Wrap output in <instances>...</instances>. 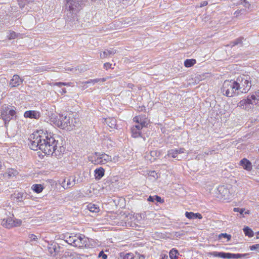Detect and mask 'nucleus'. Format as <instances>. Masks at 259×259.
Segmentation results:
<instances>
[{
  "label": "nucleus",
  "instance_id": "nucleus-1",
  "mask_svg": "<svg viewBox=\"0 0 259 259\" xmlns=\"http://www.w3.org/2000/svg\"><path fill=\"white\" fill-rule=\"evenodd\" d=\"M30 148L33 150L38 149L48 155L59 154L58 150V141L51 133L40 130L34 132L29 138Z\"/></svg>",
  "mask_w": 259,
  "mask_h": 259
},
{
  "label": "nucleus",
  "instance_id": "nucleus-2",
  "mask_svg": "<svg viewBox=\"0 0 259 259\" xmlns=\"http://www.w3.org/2000/svg\"><path fill=\"white\" fill-rule=\"evenodd\" d=\"M87 0H66V9L67 10L66 21L70 26H73L78 21L76 15Z\"/></svg>",
  "mask_w": 259,
  "mask_h": 259
},
{
  "label": "nucleus",
  "instance_id": "nucleus-3",
  "mask_svg": "<svg viewBox=\"0 0 259 259\" xmlns=\"http://www.w3.org/2000/svg\"><path fill=\"white\" fill-rule=\"evenodd\" d=\"M234 81L239 94L246 93L250 90L251 85L255 83V79L249 74H241Z\"/></svg>",
  "mask_w": 259,
  "mask_h": 259
},
{
  "label": "nucleus",
  "instance_id": "nucleus-4",
  "mask_svg": "<svg viewBox=\"0 0 259 259\" xmlns=\"http://www.w3.org/2000/svg\"><path fill=\"white\" fill-rule=\"evenodd\" d=\"M259 106V90L248 96L246 99L241 100L239 102V106L245 109H249L251 106Z\"/></svg>",
  "mask_w": 259,
  "mask_h": 259
},
{
  "label": "nucleus",
  "instance_id": "nucleus-5",
  "mask_svg": "<svg viewBox=\"0 0 259 259\" xmlns=\"http://www.w3.org/2000/svg\"><path fill=\"white\" fill-rule=\"evenodd\" d=\"M237 89L234 81L225 80L221 88V92L224 95L231 97L240 94Z\"/></svg>",
  "mask_w": 259,
  "mask_h": 259
},
{
  "label": "nucleus",
  "instance_id": "nucleus-6",
  "mask_svg": "<svg viewBox=\"0 0 259 259\" xmlns=\"http://www.w3.org/2000/svg\"><path fill=\"white\" fill-rule=\"evenodd\" d=\"M10 105H4L1 109V116L7 126L8 122L15 116L16 111Z\"/></svg>",
  "mask_w": 259,
  "mask_h": 259
},
{
  "label": "nucleus",
  "instance_id": "nucleus-7",
  "mask_svg": "<svg viewBox=\"0 0 259 259\" xmlns=\"http://www.w3.org/2000/svg\"><path fill=\"white\" fill-rule=\"evenodd\" d=\"M209 254L214 257H219L221 258H234L237 259L241 257H246L249 255V253H232L230 252L213 251L209 253Z\"/></svg>",
  "mask_w": 259,
  "mask_h": 259
},
{
  "label": "nucleus",
  "instance_id": "nucleus-8",
  "mask_svg": "<svg viewBox=\"0 0 259 259\" xmlns=\"http://www.w3.org/2000/svg\"><path fill=\"white\" fill-rule=\"evenodd\" d=\"M74 238L76 239L75 247H83L88 244V239L83 235L79 234L77 236L76 235Z\"/></svg>",
  "mask_w": 259,
  "mask_h": 259
},
{
  "label": "nucleus",
  "instance_id": "nucleus-9",
  "mask_svg": "<svg viewBox=\"0 0 259 259\" xmlns=\"http://www.w3.org/2000/svg\"><path fill=\"white\" fill-rule=\"evenodd\" d=\"M61 119L62 125H60V128H65L68 127H71L73 124V119H71L69 116H67L65 114H61Z\"/></svg>",
  "mask_w": 259,
  "mask_h": 259
},
{
  "label": "nucleus",
  "instance_id": "nucleus-10",
  "mask_svg": "<svg viewBox=\"0 0 259 259\" xmlns=\"http://www.w3.org/2000/svg\"><path fill=\"white\" fill-rule=\"evenodd\" d=\"M133 120L137 123V125H139L142 128L147 127L149 123L148 119L144 118L143 116L141 115L135 116L133 118Z\"/></svg>",
  "mask_w": 259,
  "mask_h": 259
},
{
  "label": "nucleus",
  "instance_id": "nucleus-11",
  "mask_svg": "<svg viewBox=\"0 0 259 259\" xmlns=\"http://www.w3.org/2000/svg\"><path fill=\"white\" fill-rule=\"evenodd\" d=\"M218 191L220 197L224 199H227L230 195V192L225 186H220L218 188Z\"/></svg>",
  "mask_w": 259,
  "mask_h": 259
},
{
  "label": "nucleus",
  "instance_id": "nucleus-12",
  "mask_svg": "<svg viewBox=\"0 0 259 259\" xmlns=\"http://www.w3.org/2000/svg\"><path fill=\"white\" fill-rule=\"evenodd\" d=\"M96 156H99V160L101 161L100 164H104L107 162L112 161V157L105 153H100L98 152H95Z\"/></svg>",
  "mask_w": 259,
  "mask_h": 259
},
{
  "label": "nucleus",
  "instance_id": "nucleus-13",
  "mask_svg": "<svg viewBox=\"0 0 259 259\" xmlns=\"http://www.w3.org/2000/svg\"><path fill=\"white\" fill-rule=\"evenodd\" d=\"M23 81V79L20 78L19 75H14L10 80L9 84L12 88L17 87L22 83Z\"/></svg>",
  "mask_w": 259,
  "mask_h": 259
},
{
  "label": "nucleus",
  "instance_id": "nucleus-14",
  "mask_svg": "<svg viewBox=\"0 0 259 259\" xmlns=\"http://www.w3.org/2000/svg\"><path fill=\"white\" fill-rule=\"evenodd\" d=\"M24 116L26 118L38 119L40 117V114L39 112L37 111L28 110L24 113Z\"/></svg>",
  "mask_w": 259,
  "mask_h": 259
},
{
  "label": "nucleus",
  "instance_id": "nucleus-15",
  "mask_svg": "<svg viewBox=\"0 0 259 259\" xmlns=\"http://www.w3.org/2000/svg\"><path fill=\"white\" fill-rule=\"evenodd\" d=\"M239 165L247 171H251L252 168L251 162L247 159L244 158L240 161Z\"/></svg>",
  "mask_w": 259,
  "mask_h": 259
},
{
  "label": "nucleus",
  "instance_id": "nucleus-16",
  "mask_svg": "<svg viewBox=\"0 0 259 259\" xmlns=\"http://www.w3.org/2000/svg\"><path fill=\"white\" fill-rule=\"evenodd\" d=\"M142 128L139 125H135L131 128L132 136L134 138H138L141 136V130Z\"/></svg>",
  "mask_w": 259,
  "mask_h": 259
},
{
  "label": "nucleus",
  "instance_id": "nucleus-17",
  "mask_svg": "<svg viewBox=\"0 0 259 259\" xmlns=\"http://www.w3.org/2000/svg\"><path fill=\"white\" fill-rule=\"evenodd\" d=\"M60 247L57 243H52L50 244L48 247V250L50 254H53L54 253L53 255H55L57 253L60 251Z\"/></svg>",
  "mask_w": 259,
  "mask_h": 259
},
{
  "label": "nucleus",
  "instance_id": "nucleus-18",
  "mask_svg": "<svg viewBox=\"0 0 259 259\" xmlns=\"http://www.w3.org/2000/svg\"><path fill=\"white\" fill-rule=\"evenodd\" d=\"M13 222L14 219L11 217H9L3 220L1 222V224L5 228L10 229L13 228Z\"/></svg>",
  "mask_w": 259,
  "mask_h": 259
},
{
  "label": "nucleus",
  "instance_id": "nucleus-19",
  "mask_svg": "<svg viewBox=\"0 0 259 259\" xmlns=\"http://www.w3.org/2000/svg\"><path fill=\"white\" fill-rule=\"evenodd\" d=\"M61 114H59V116L56 114H52L50 116L51 121L59 127H60V125H62V123H61Z\"/></svg>",
  "mask_w": 259,
  "mask_h": 259
},
{
  "label": "nucleus",
  "instance_id": "nucleus-20",
  "mask_svg": "<svg viewBox=\"0 0 259 259\" xmlns=\"http://www.w3.org/2000/svg\"><path fill=\"white\" fill-rule=\"evenodd\" d=\"M116 52V50L113 49H106L102 53H101L100 57L102 59L108 57L111 55L115 54Z\"/></svg>",
  "mask_w": 259,
  "mask_h": 259
},
{
  "label": "nucleus",
  "instance_id": "nucleus-21",
  "mask_svg": "<svg viewBox=\"0 0 259 259\" xmlns=\"http://www.w3.org/2000/svg\"><path fill=\"white\" fill-rule=\"evenodd\" d=\"M104 122L111 128H117L116 120L114 118H107L105 119Z\"/></svg>",
  "mask_w": 259,
  "mask_h": 259
},
{
  "label": "nucleus",
  "instance_id": "nucleus-22",
  "mask_svg": "<svg viewBox=\"0 0 259 259\" xmlns=\"http://www.w3.org/2000/svg\"><path fill=\"white\" fill-rule=\"evenodd\" d=\"M105 170L103 167H100L95 170V177L96 180H100L104 175Z\"/></svg>",
  "mask_w": 259,
  "mask_h": 259
},
{
  "label": "nucleus",
  "instance_id": "nucleus-23",
  "mask_svg": "<svg viewBox=\"0 0 259 259\" xmlns=\"http://www.w3.org/2000/svg\"><path fill=\"white\" fill-rule=\"evenodd\" d=\"M14 198L16 199L17 202H23L26 198V194L24 193H14L13 195Z\"/></svg>",
  "mask_w": 259,
  "mask_h": 259
},
{
  "label": "nucleus",
  "instance_id": "nucleus-24",
  "mask_svg": "<svg viewBox=\"0 0 259 259\" xmlns=\"http://www.w3.org/2000/svg\"><path fill=\"white\" fill-rule=\"evenodd\" d=\"M172 157L174 158H176L178 160H180L181 158L178 156V154L177 152V150L176 149H171L168 151L167 155L165 156V157Z\"/></svg>",
  "mask_w": 259,
  "mask_h": 259
},
{
  "label": "nucleus",
  "instance_id": "nucleus-25",
  "mask_svg": "<svg viewBox=\"0 0 259 259\" xmlns=\"http://www.w3.org/2000/svg\"><path fill=\"white\" fill-rule=\"evenodd\" d=\"M87 207H88V209L91 212H92L97 213V212H99V211L100 210L99 207L97 205L92 204V203H90L89 204H88Z\"/></svg>",
  "mask_w": 259,
  "mask_h": 259
},
{
  "label": "nucleus",
  "instance_id": "nucleus-26",
  "mask_svg": "<svg viewBox=\"0 0 259 259\" xmlns=\"http://www.w3.org/2000/svg\"><path fill=\"white\" fill-rule=\"evenodd\" d=\"M44 188L43 186L41 184H33L31 187L32 190L36 193L42 192Z\"/></svg>",
  "mask_w": 259,
  "mask_h": 259
},
{
  "label": "nucleus",
  "instance_id": "nucleus-27",
  "mask_svg": "<svg viewBox=\"0 0 259 259\" xmlns=\"http://www.w3.org/2000/svg\"><path fill=\"white\" fill-rule=\"evenodd\" d=\"M89 160L94 164H100L101 161L99 160V156H96L95 153L94 155L89 157Z\"/></svg>",
  "mask_w": 259,
  "mask_h": 259
},
{
  "label": "nucleus",
  "instance_id": "nucleus-28",
  "mask_svg": "<svg viewBox=\"0 0 259 259\" xmlns=\"http://www.w3.org/2000/svg\"><path fill=\"white\" fill-rule=\"evenodd\" d=\"M148 201L150 202H154L156 201L157 202L159 203H163L164 202V200L161 199V198L160 196H158L157 195H155L153 196H150L148 198Z\"/></svg>",
  "mask_w": 259,
  "mask_h": 259
},
{
  "label": "nucleus",
  "instance_id": "nucleus-29",
  "mask_svg": "<svg viewBox=\"0 0 259 259\" xmlns=\"http://www.w3.org/2000/svg\"><path fill=\"white\" fill-rule=\"evenodd\" d=\"M196 63L195 59H186L184 62V65L186 67H190L193 66Z\"/></svg>",
  "mask_w": 259,
  "mask_h": 259
},
{
  "label": "nucleus",
  "instance_id": "nucleus-30",
  "mask_svg": "<svg viewBox=\"0 0 259 259\" xmlns=\"http://www.w3.org/2000/svg\"><path fill=\"white\" fill-rule=\"evenodd\" d=\"M179 254V253L176 249L172 248L169 252V257L170 259H178Z\"/></svg>",
  "mask_w": 259,
  "mask_h": 259
},
{
  "label": "nucleus",
  "instance_id": "nucleus-31",
  "mask_svg": "<svg viewBox=\"0 0 259 259\" xmlns=\"http://www.w3.org/2000/svg\"><path fill=\"white\" fill-rule=\"evenodd\" d=\"M243 232L246 236H247L249 237H251L253 236V232L252 230L249 228L248 227H245L243 229Z\"/></svg>",
  "mask_w": 259,
  "mask_h": 259
},
{
  "label": "nucleus",
  "instance_id": "nucleus-32",
  "mask_svg": "<svg viewBox=\"0 0 259 259\" xmlns=\"http://www.w3.org/2000/svg\"><path fill=\"white\" fill-rule=\"evenodd\" d=\"M243 39V37H239L234 40L231 41L230 42V46L231 47H233L236 45H237L238 44H241L242 42V40Z\"/></svg>",
  "mask_w": 259,
  "mask_h": 259
},
{
  "label": "nucleus",
  "instance_id": "nucleus-33",
  "mask_svg": "<svg viewBox=\"0 0 259 259\" xmlns=\"http://www.w3.org/2000/svg\"><path fill=\"white\" fill-rule=\"evenodd\" d=\"M227 239V241H229L231 238V236L227 233H221L219 235V240H222L223 239Z\"/></svg>",
  "mask_w": 259,
  "mask_h": 259
},
{
  "label": "nucleus",
  "instance_id": "nucleus-34",
  "mask_svg": "<svg viewBox=\"0 0 259 259\" xmlns=\"http://www.w3.org/2000/svg\"><path fill=\"white\" fill-rule=\"evenodd\" d=\"M75 184V178H70L67 179L66 189L73 186Z\"/></svg>",
  "mask_w": 259,
  "mask_h": 259
},
{
  "label": "nucleus",
  "instance_id": "nucleus-35",
  "mask_svg": "<svg viewBox=\"0 0 259 259\" xmlns=\"http://www.w3.org/2000/svg\"><path fill=\"white\" fill-rule=\"evenodd\" d=\"M74 238H75V236H69L68 238H67V239L66 240V241L68 244H69L70 245H73L74 246H75L76 239Z\"/></svg>",
  "mask_w": 259,
  "mask_h": 259
},
{
  "label": "nucleus",
  "instance_id": "nucleus-36",
  "mask_svg": "<svg viewBox=\"0 0 259 259\" xmlns=\"http://www.w3.org/2000/svg\"><path fill=\"white\" fill-rule=\"evenodd\" d=\"M18 174L17 170L13 169H9L8 170V176L9 178L12 177L16 176Z\"/></svg>",
  "mask_w": 259,
  "mask_h": 259
},
{
  "label": "nucleus",
  "instance_id": "nucleus-37",
  "mask_svg": "<svg viewBox=\"0 0 259 259\" xmlns=\"http://www.w3.org/2000/svg\"><path fill=\"white\" fill-rule=\"evenodd\" d=\"M99 82H100V80L98 79V78H96V79H90L86 81H83L81 82V83L83 85H84L85 84H88V83H92V84H94L95 83H98Z\"/></svg>",
  "mask_w": 259,
  "mask_h": 259
},
{
  "label": "nucleus",
  "instance_id": "nucleus-38",
  "mask_svg": "<svg viewBox=\"0 0 259 259\" xmlns=\"http://www.w3.org/2000/svg\"><path fill=\"white\" fill-rule=\"evenodd\" d=\"M239 4L243 5V6L246 8L249 9L250 7V4L247 0H240Z\"/></svg>",
  "mask_w": 259,
  "mask_h": 259
},
{
  "label": "nucleus",
  "instance_id": "nucleus-39",
  "mask_svg": "<svg viewBox=\"0 0 259 259\" xmlns=\"http://www.w3.org/2000/svg\"><path fill=\"white\" fill-rule=\"evenodd\" d=\"M120 257H122V259H134L132 253H126L125 254L123 253V256L121 254Z\"/></svg>",
  "mask_w": 259,
  "mask_h": 259
},
{
  "label": "nucleus",
  "instance_id": "nucleus-40",
  "mask_svg": "<svg viewBox=\"0 0 259 259\" xmlns=\"http://www.w3.org/2000/svg\"><path fill=\"white\" fill-rule=\"evenodd\" d=\"M21 224H22V221L21 220L15 219V220H14L13 227L20 226L21 225Z\"/></svg>",
  "mask_w": 259,
  "mask_h": 259
},
{
  "label": "nucleus",
  "instance_id": "nucleus-41",
  "mask_svg": "<svg viewBox=\"0 0 259 259\" xmlns=\"http://www.w3.org/2000/svg\"><path fill=\"white\" fill-rule=\"evenodd\" d=\"M8 38L9 39H12L15 38L17 36V34L14 31H11L8 35Z\"/></svg>",
  "mask_w": 259,
  "mask_h": 259
},
{
  "label": "nucleus",
  "instance_id": "nucleus-42",
  "mask_svg": "<svg viewBox=\"0 0 259 259\" xmlns=\"http://www.w3.org/2000/svg\"><path fill=\"white\" fill-rule=\"evenodd\" d=\"M194 215V213L193 212L186 211L185 213V216L189 219H193Z\"/></svg>",
  "mask_w": 259,
  "mask_h": 259
},
{
  "label": "nucleus",
  "instance_id": "nucleus-43",
  "mask_svg": "<svg viewBox=\"0 0 259 259\" xmlns=\"http://www.w3.org/2000/svg\"><path fill=\"white\" fill-rule=\"evenodd\" d=\"M249 248L251 250H259V244L250 246Z\"/></svg>",
  "mask_w": 259,
  "mask_h": 259
},
{
  "label": "nucleus",
  "instance_id": "nucleus-44",
  "mask_svg": "<svg viewBox=\"0 0 259 259\" xmlns=\"http://www.w3.org/2000/svg\"><path fill=\"white\" fill-rule=\"evenodd\" d=\"M29 239L31 241H35L37 240V236L34 234H30L28 236Z\"/></svg>",
  "mask_w": 259,
  "mask_h": 259
},
{
  "label": "nucleus",
  "instance_id": "nucleus-45",
  "mask_svg": "<svg viewBox=\"0 0 259 259\" xmlns=\"http://www.w3.org/2000/svg\"><path fill=\"white\" fill-rule=\"evenodd\" d=\"M99 256L101 257L103 259H107V255L103 251L100 252Z\"/></svg>",
  "mask_w": 259,
  "mask_h": 259
},
{
  "label": "nucleus",
  "instance_id": "nucleus-46",
  "mask_svg": "<svg viewBox=\"0 0 259 259\" xmlns=\"http://www.w3.org/2000/svg\"><path fill=\"white\" fill-rule=\"evenodd\" d=\"M202 218V215L199 213H194V215L193 217V220L194 219H201Z\"/></svg>",
  "mask_w": 259,
  "mask_h": 259
},
{
  "label": "nucleus",
  "instance_id": "nucleus-47",
  "mask_svg": "<svg viewBox=\"0 0 259 259\" xmlns=\"http://www.w3.org/2000/svg\"><path fill=\"white\" fill-rule=\"evenodd\" d=\"M52 85H56L59 87H61L62 85H63V82H53L51 83Z\"/></svg>",
  "mask_w": 259,
  "mask_h": 259
},
{
  "label": "nucleus",
  "instance_id": "nucleus-48",
  "mask_svg": "<svg viewBox=\"0 0 259 259\" xmlns=\"http://www.w3.org/2000/svg\"><path fill=\"white\" fill-rule=\"evenodd\" d=\"M111 66H112V64L109 63H105L104 64V68L107 70L109 68H111Z\"/></svg>",
  "mask_w": 259,
  "mask_h": 259
},
{
  "label": "nucleus",
  "instance_id": "nucleus-49",
  "mask_svg": "<svg viewBox=\"0 0 259 259\" xmlns=\"http://www.w3.org/2000/svg\"><path fill=\"white\" fill-rule=\"evenodd\" d=\"M176 150H177V152L178 153V154L184 153L185 151V149L183 148H181Z\"/></svg>",
  "mask_w": 259,
  "mask_h": 259
},
{
  "label": "nucleus",
  "instance_id": "nucleus-50",
  "mask_svg": "<svg viewBox=\"0 0 259 259\" xmlns=\"http://www.w3.org/2000/svg\"><path fill=\"white\" fill-rule=\"evenodd\" d=\"M149 175L155 178L156 176H157V173L155 171H150Z\"/></svg>",
  "mask_w": 259,
  "mask_h": 259
},
{
  "label": "nucleus",
  "instance_id": "nucleus-51",
  "mask_svg": "<svg viewBox=\"0 0 259 259\" xmlns=\"http://www.w3.org/2000/svg\"><path fill=\"white\" fill-rule=\"evenodd\" d=\"M66 182L67 183V180L66 179L63 180V182H62V187H63L64 188L66 189Z\"/></svg>",
  "mask_w": 259,
  "mask_h": 259
},
{
  "label": "nucleus",
  "instance_id": "nucleus-52",
  "mask_svg": "<svg viewBox=\"0 0 259 259\" xmlns=\"http://www.w3.org/2000/svg\"><path fill=\"white\" fill-rule=\"evenodd\" d=\"M207 5V1H204V2H202L200 4V7H204V6H206Z\"/></svg>",
  "mask_w": 259,
  "mask_h": 259
},
{
  "label": "nucleus",
  "instance_id": "nucleus-53",
  "mask_svg": "<svg viewBox=\"0 0 259 259\" xmlns=\"http://www.w3.org/2000/svg\"><path fill=\"white\" fill-rule=\"evenodd\" d=\"M71 83H71V82H63V85L70 86Z\"/></svg>",
  "mask_w": 259,
  "mask_h": 259
},
{
  "label": "nucleus",
  "instance_id": "nucleus-54",
  "mask_svg": "<svg viewBox=\"0 0 259 259\" xmlns=\"http://www.w3.org/2000/svg\"><path fill=\"white\" fill-rule=\"evenodd\" d=\"M7 96V94L5 92H3L1 95L2 98H5Z\"/></svg>",
  "mask_w": 259,
  "mask_h": 259
},
{
  "label": "nucleus",
  "instance_id": "nucleus-55",
  "mask_svg": "<svg viewBox=\"0 0 259 259\" xmlns=\"http://www.w3.org/2000/svg\"><path fill=\"white\" fill-rule=\"evenodd\" d=\"M98 79L100 80V82H104L106 80V78H98Z\"/></svg>",
  "mask_w": 259,
  "mask_h": 259
},
{
  "label": "nucleus",
  "instance_id": "nucleus-56",
  "mask_svg": "<svg viewBox=\"0 0 259 259\" xmlns=\"http://www.w3.org/2000/svg\"><path fill=\"white\" fill-rule=\"evenodd\" d=\"M245 211V209L244 208H240V211H239V212L241 214H243L244 212Z\"/></svg>",
  "mask_w": 259,
  "mask_h": 259
},
{
  "label": "nucleus",
  "instance_id": "nucleus-57",
  "mask_svg": "<svg viewBox=\"0 0 259 259\" xmlns=\"http://www.w3.org/2000/svg\"><path fill=\"white\" fill-rule=\"evenodd\" d=\"M145 257L144 255L139 254V259H145Z\"/></svg>",
  "mask_w": 259,
  "mask_h": 259
},
{
  "label": "nucleus",
  "instance_id": "nucleus-58",
  "mask_svg": "<svg viewBox=\"0 0 259 259\" xmlns=\"http://www.w3.org/2000/svg\"><path fill=\"white\" fill-rule=\"evenodd\" d=\"M133 87H134V85H133V84H132V83H128L127 85V87L129 88H131V89H132Z\"/></svg>",
  "mask_w": 259,
  "mask_h": 259
},
{
  "label": "nucleus",
  "instance_id": "nucleus-59",
  "mask_svg": "<svg viewBox=\"0 0 259 259\" xmlns=\"http://www.w3.org/2000/svg\"><path fill=\"white\" fill-rule=\"evenodd\" d=\"M240 208H238V207H235V208H234V211H235V212H237V211H239H239H240Z\"/></svg>",
  "mask_w": 259,
  "mask_h": 259
},
{
  "label": "nucleus",
  "instance_id": "nucleus-60",
  "mask_svg": "<svg viewBox=\"0 0 259 259\" xmlns=\"http://www.w3.org/2000/svg\"><path fill=\"white\" fill-rule=\"evenodd\" d=\"M66 93V89H65V88H63V89H62V92H61V93L63 94H65V93Z\"/></svg>",
  "mask_w": 259,
  "mask_h": 259
},
{
  "label": "nucleus",
  "instance_id": "nucleus-61",
  "mask_svg": "<svg viewBox=\"0 0 259 259\" xmlns=\"http://www.w3.org/2000/svg\"><path fill=\"white\" fill-rule=\"evenodd\" d=\"M118 157H114L113 159H112V161L114 162H116L117 160Z\"/></svg>",
  "mask_w": 259,
  "mask_h": 259
},
{
  "label": "nucleus",
  "instance_id": "nucleus-62",
  "mask_svg": "<svg viewBox=\"0 0 259 259\" xmlns=\"http://www.w3.org/2000/svg\"><path fill=\"white\" fill-rule=\"evenodd\" d=\"M176 235L177 237H178V236H180L181 235V234L179 232H176Z\"/></svg>",
  "mask_w": 259,
  "mask_h": 259
},
{
  "label": "nucleus",
  "instance_id": "nucleus-63",
  "mask_svg": "<svg viewBox=\"0 0 259 259\" xmlns=\"http://www.w3.org/2000/svg\"><path fill=\"white\" fill-rule=\"evenodd\" d=\"M256 238L259 239V232L256 233Z\"/></svg>",
  "mask_w": 259,
  "mask_h": 259
},
{
  "label": "nucleus",
  "instance_id": "nucleus-64",
  "mask_svg": "<svg viewBox=\"0 0 259 259\" xmlns=\"http://www.w3.org/2000/svg\"><path fill=\"white\" fill-rule=\"evenodd\" d=\"M256 164H258V166H259V160H256L255 162Z\"/></svg>",
  "mask_w": 259,
  "mask_h": 259
}]
</instances>
